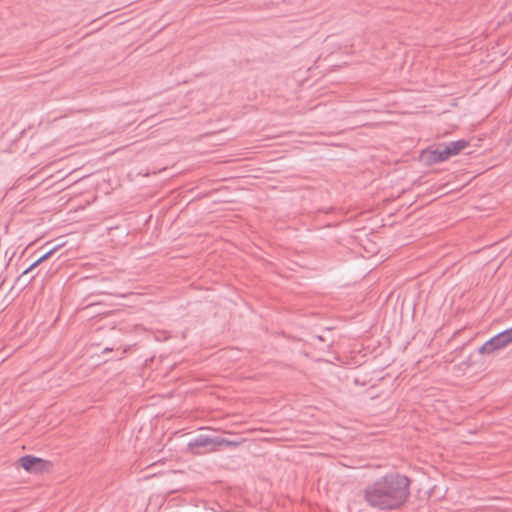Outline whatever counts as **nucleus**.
Instances as JSON below:
<instances>
[{"label":"nucleus","mask_w":512,"mask_h":512,"mask_svg":"<svg viewBox=\"0 0 512 512\" xmlns=\"http://www.w3.org/2000/svg\"><path fill=\"white\" fill-rule=\"evenodd\" d=\"M40 264V262L37 260H35L28 268H26L22 274L20 275L19 277V280L21 278H23L26 274H28L29 272H31L36 266H38Z\"/></svg>","instance_id":"1a4fd4ad"},{"label":"nucleus","mask_w":512,"mask_h":512,"mask_svg":"<svg viewBox=\"0 0 512 512\" xmlns=\"http://www.w3.org/2000/svg\"><path fill=\"white\" fill-rule=\"evenodd\" d=\"M19 463L24 470L34 473L41 472L45 467L44 460L31 455L22 456L19 459Z\"/></svg>","instance_id":"39448f33"},{"label":"nucleus","mask_w":512,"mask_h":512,"mask_svg":"<svg viewBox=\"0 0 512 512\" xmlns=\"http://www.w3.org/2000/svg\"><path fill=\"white\" fill-rule=\"evenodd\" d=\"M450 157L451 154L446 144H441L433 150L424 151L422 154V160L428 165L444 162Z\"/></svg>","instance_id":"7ed1b4c3"},{"label":"nucleus","mask_w":512,"mask_h":512,"mask_svg":"<svg viewBox=\"0 0 512 512\" xmlns=\"http://www.w3.org/2000/svg\"><path fill=\"white\" fill-rule=\"evenodd\" d=\"M58 247H59V246H55V247L51 248L50 250H48L46 253H44L42 256H40V257L38 258V261H39L40 263H42L43 261H45V260H47L48 258H50V257H51V255H53V254H54V252L58 249Z\"/></svg>","instance_id":"6e6552de"},{"label":"nucleus","mask_w":512,"mask_h":512,"mask_svg":"<svg viewBox=\"0 0 512 512\" xmlns=\"http://www.w3.org/2000/svg\"><path fill=\"white\" fill-rule=\"evenodd\" d=\"M446 146L449 148V152L451 156L459 154L463 149H465L468 146V141L464 139L451 141L449 143H445Z\"/></svg>","instance_id":"423d86ee"},{"label":"nucleus","mask_w":512,"mask_h":512,"mask_svg":"<svg viewBox=\"0 0 512 512\" xmlns=\"http://www.w3.org/2000/svg\"><path fill=\"white\" fill-rule=\"evenodd\" d=\"M512 342V327L508 328L486 341L479 349L480 354H491Z\"/></svg>","instance_id":"f03ea898"},{"label":"nucleus","mask_w":512,"mask_h":512,"mask_svg":"<svg viewBox=\"0 0 512 512\" xmlns=\"http://www.w3.org/2000/svg\"><path fill=\"white\" fill-rule=\"evenodd\" d=\"M240 441L236 440H229L223 437L215 436V446L216 448L222 445L229 446V447H237L239 446Z\"/></svg>","instance_id":"0eeeda50"},{"label":"nucleus","mask_w":512,"mask_h":512,"mask_svg":"<svg viewBox=\"0 0 512 512\" xmlns=\"http://www.w3.org/2000/svg\"><path fill=\"white\" fill-rule=\"evenodd\" d=\"M187 446L191 451L196 453H198L201 448H205L209 451H215V436L205 434L197 435L188 442Z\"/></svg>","instance_id":"20e7f679"},{"label":"nucleus","mask_w":512,"mask_h":512,"mask_svg":"<svg viewBox=\"0 0 512 512\" xmlns=\"http://www.w3.org/2000/svg\"><path fill=\"white\" fill-rule=\"evenodd\" d=\"M410 479L400 473H389L369 483L364 499L370 507L394 510L404 504L410 494Z\"/></svg>","instance_id":"f257e3e1"}]
</instances>
